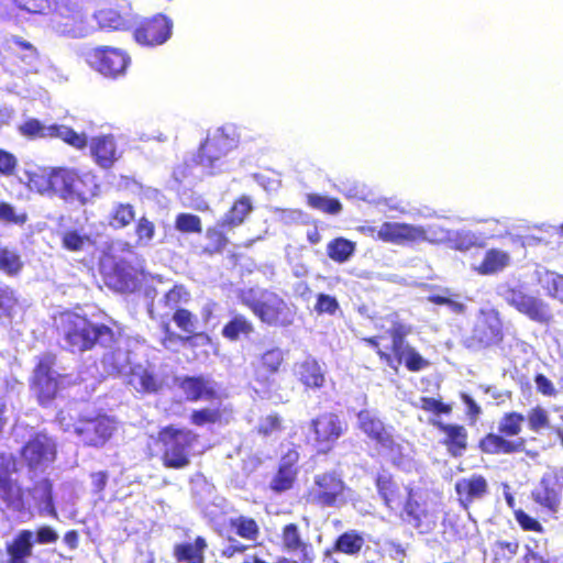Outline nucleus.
Wrapping results in <instances>:
<instances>
[{
    "instance_id": "obj_1",
    "label": "nucleus",
    "mask_w": 563,
    "mask_h": 563,
    "mask_svg": "<svg viewBox=\"0 0 563 563\" xmlns=\"http://www.w3.org/2000/svg\"><path fill=\"white\" fill-rule=\"evenodd\" d=\"M56 332L63 350L71 354H82L98 346L111 347L117 343V335L111 327L93 322L87 314L71 310L59 313Z\"/></svg>"
},
{
    "instance_id": "obj_2",
    "label": "nucleus",
    "mask_w": 563,
    "mask_h": 563,
    "mask_svg": "<svg viewBox=\"0 0 563 563\" xmlns=\"http://www.w3.org/2000/svg\"><path fill=\"white\" fill-rule=\"evenodd\" d=\"M30 183L41 194L52 192L65 201H78L82 205L97 196L99 189L93 175L66 167L34 174L30 177Z\"/></svg>"
},
{
    "instance_id": "obj_3",
    "label": "nucleus",
    "mask_w": 563,
    "mask_h": 563,
    "mask_svg": "<svg viewBox=\"0 0 563 563\" xmlns=\"http://www.w3.org/2000/svg\"><path fill=\"white\" fill-rule=\"evenodd\" d=\"M238 299L267 327L286 329L295 324L298 312L296 305L275 291L263 290L261 299H257L253 288L241 289Z\"/></svg>"
},
{
    "instance_id": "obj_4",
    "label": "nucleus",
    "mask_w": 563,
    "mask_h": 563,
    "mask_svg": "<svg viewBox=\"0 0 563 563\" xmlns=\"http://www.w3.org/2000/svg\"><path fill=\"white\" fill-rule=\"evenodd\" d=\"M410 333V328L402 322L396 321L388 330L391 338L390 352L380 346L383 336L363 338V342L373 347L379 360L391 368L397 365L405 364L409 372H420L430 366V362L424 358L413 346H411L406 338Z\"/></svg>"
},
{
    "instance_id": "obj_5",
    "label": "nucleus",
    "mask_w": 563,
    "mask_h": 563,
    "mask_svg": "<svg viewBox=\"0 0 563 563\" xmlns=\"http://www.w3.org/2000/svg\"><path fill=\"white\" fill-rule=\"evenodd\" d=\"M156 442L161 446L162 465L168 470H184L191 464L199 434L186 427L167 424L157 431Z\"/></svg>"
},
{
    "instance_id": "obj_6",
    "label": "nucleus",
    "mask_w": 563,
    "mask_h": 563,
    "mask_svg": "<svg viewBox=\"0 0 563 563\" xmlns=\"http://www.w3.org/2000/svg\"><path fill=\"white\" fill-rule=\"evenodd\" d=\"M526 417L518 411H510L503 415L498 423V433L489 432L479 439L477 448L486 455H509L520 453L526 449V440H509L517 437L522 430Z\"/></svg>"
},
{
    "instance_id": "obj_7",
    "label": "nucleus",
    "mask_w": 563,
    "mask_h": 563,
    "mask_svg": "<svg viewBox=\"0 0 563 563\" xmlns=\"http://www.w3.org/2000/svg\"><path fill=\"white\" fill-rule=\"evenodd\" d=\"M351 488L335 470L317 473L305 493L307 504L320 509L341 508L349 501Z\"/></svg>"
},
{
    "instance_id": "obj_8",
    "label": "nucleus",
    "mask_w": 563,
    "mask_h": 563,
    "mask_svg": "<svg viewBox=\"0 0 563 563\" xmlns=\"http://www.w3.org/2000/svg\"><path fill=\"white\" fill-rule=\"evenodd\" d=\"M238 146L233 135L223 128L208 134L197 152L187 163L188 167H199L206 175L212 176L221 172L223 158Z\"/></svg>"
},
{
    "instance_id": "obj_9",
    "label": "nucleus",
    "mask_w": 563,
    "mask_h": 563,
    "mask_svg": "<svg viewBox=\"0 0 563 563\" xmlns=\"http://www.w3.org/2000/svg\"><path fill=\"white\" fill-rule=\"evenodd\" d=\"M57 356L47 352L37 357L30 378V389L41 407H49L59 393V379L64 377L55 373Z\"/></svg>"
},
{
    "instance_id": "obj_10",
    "label": "nucleus",
    "mask_w": 563,
    "mask_h": 563,
    "mask_svg": "<svg viewBox=\"0 0 563 563\" xmlns=\"http://www.w3.org/2000/svg\"><path fill=\"white\" fill-rule=\"evenodd\" d=\"M172 320L184 334H179L173 331L168 320L162 321L159 325L163 332L161 343L164 347L169 349L177 343L183 345L197 346L198 340H201L203 343H210L211 338L208 333L203 331H196L197 318L189 309H175L172 316Z\"/></svg>"
},
{
    "instance_id": "obj_11",
    "label": "nucleus",
    "mask_w": 563,
    "mask_h": 563,
    "mask_svg": "<svg viewBox=\"0 0 563 563\" xmlns=\"http://www.w3.org/2000/svg\"><path fill=\"white\" fill-rule=\"evenodd\" d=\"M73 430L85 446L102 448L117 432L118 421L103 412L92 417L80 416L73 424Z\"/></svg>"
},
{
    "instance_id": "obj_12",
    "label": "nucleus",
    "mask_w": 563,
    "mask_h": 563,
    "mask_svg": "<svg viewBox=\"0 0 563 563\" xmlns=\"http://www.w3.org/2000/svg\"><path fill=\"white\" fill-rule=\"evenodd\" d=\"M21 135L29 140L35 139H59L70 147L82 151L87 147V135L78 133L73 128L64 124H51L45 126L40 120L30 118L20 126Z\"/></svg>"
},
{
    "instance_id": "obj_13",
    "label": "nucleus",
    "mask_w": 563,
    "mask_h": 563,
    "mask_svg": "<svg viewBox=\"0 0 563 563\" xmlns=\"http://www.w3.org/2000/svg\"><path fill=\"white\" fill-rule=\"evenodd\" d=\"M347 424L334 412H323L310 421L312 445L318 455L329 454L345 433Z\"/></svg>"
},
{
    "instance_id": "obj_14",
    "label": "nucleus",
    "mask_w": 563,
    "mask_h": 563,
    "mask_svg": "<svg viewBox=\"0 0 563 563\" xmlns=\"http://www.w3.org/2000/svg\"><path fill=\"white\" fill-rule=\"evenodd\" d=\"M29 529L20 530L11 542L7 543L5 552L8 554L7 563H27L33 554L34 543L51 544L58 540L57 532L49 526H42L36 530V538Z\"/></svg>"
},
{
    "instance_id": "obj_15",
    "label": "nucleus",
    "mask_w": 563,
    "mask_h": 563,
    "mask_svg": "<svg viewBox=\"0 0 563 563\" xmlns=\"http://www.w3.org/2000/svg\"><path fill=\"white\" fill-rule=\"evenodd\" d=\"M89 66L108 78H118L125 74L130 66L129 54L112 46H98L92 48L87 56Z\"/></svg>"
},
{
    "instance_id": "obj_16",
    "label": "nucleus",
    "mask_w": 563,
    "mask_h": 563,
    "mask_svg": "<svg viewBox=\"0 0 563 563\" xmlns=\"http://www.w3.org/2000/svg\"><path fill=\"white\" fill-rule=\"evenodd\" d=\"M357 428L372 441L375 445L388 453H399L401 445L395 440L383 420L373 411L362 409L357 412Z\"/></svg>"
},
{
    "instance_id": "obj_17",
    "label": "nucleus",
    "mask_w": 563,
    "mask_h": 563,
    "mask_svg": "<svg viewBox=\"0 0 563 563\" xmlns=\"http://www.w3.org/2000/svg\"><path fill=\"white\" fill-rule=\"evenodd\" d=\"M173 33V21L164 13L142 19L133 31L137 44L154 47L167 42Z\"/></svg>"
},
{
    "instance_id": "obj_18",
    "label": "nucleus",
    "mask_w": 563,
    "mask_h": 563,
    "mask_svg": "<svg viewBox=\"0 0 563 563\" xmlns=\"http://www.w3.org/2000/svg\"><path fill=\"white\" fill-rule=\"evenodd\" d=\"M376 239L395 245H416L432 242L428 230L421 225L407 222H383L376 231Z\"/></svg>"
},
{
    "instance_id": "obj_19",
    "label": "nucleus",
    "mask_w": 563,
    "mask_h": 563,
    "mask_svg": "<svg viewBox=\"0 0 563 563\" xmlns=\"http://www.w3.org/2000/svg\"><path fill=\"white\" fill-rule=\"evenodd\" d=\"M285 363L284 352L279 347L264 351L253 364V382L257 393H269L274 387V375L278 374Z\"/></svg>"
},
{
    "instance_id": "obj_20",
    "label": "nucleus",
    "mask_w": 563,
    "mask_h": 563,
    "mask_svg": "<svg viewBox=\"0 0 563 563\" xmlns=\"http://www.w3.org/2000/svg\"><path fill=\"white\" fill-rule=\"evenodd\" d=\"M505 300L518 312L538 323H549L552 319L550 309L540 298L534 297L521 287H509L505 291Z\"/></svg>"
},
{
    "instance_id": "obj_21",
    "label": "nucleus",
    "mask_w": 563,
    "mask_h": 563,
    "mask_svg": "<svg viewBox=\"0 0 563 563\" xmlns=\"http://www.w3.org/2000/svg\"><path fill=\"white\" fill-rule=\"evenodd\" d=\"M299 452L296 449L287 450L279 459L273 473L268 489L275 495H282L295 488L299 475Z\"/></svg>"
},
{
    "instance_id": "obj_22",
    "label": "nucleus",
    "mask_w": 563,
    "mask_h": 563,
    "mask_svg": "<svg viewBox=\"0 0 563 563\" xmlns=\"http://www.w3.org/2000/svg\"><path fill=\"white\" fill-rule=\"evenodd\" d=\"M177 386L189 402H212L221 399L216 382L203 375L183 376L178 379Z\"/></svg>"
},
{
    "instance_id": "obj_23",
    "label": "nucleus",
    "mask_w": 563,
    "mask_h": 563,
    "mask_svg": "<svg viewBox=\"0 0 563 563\" xmlns=\"http://www.w3.org/2000/svg\"><path fill=\"white\" fill-rule=\"evenodd\" d=\"M454 490L459 506L463 510H468L474 503L488 496L489 484L484 475L473 473L459 478L454 484Z\"/></svg>"
},
{
    "instance_id": "obj_24",
    "label": "nucleus",
    "mask_w": 563,
    "mask_h": 563,
    "mask_svg": "<svg viewBox=\"0 0 563 563\" xmlns=\"http://www.w3.org/2000/svg\"><path fill=\"white\" fill-rule=\"evenodd\" d=\"M405 498L400 505V518L416 529H420L431 518L427 501L421 498L418 490L408 485L404 487Z\"/></svg>"
},
{
    "instance_id": "obj_25",
    "label": "nucleus",
    "mask_w": 563,
    "mask_h": 563,
    "mask_svg": "<svg viewBox=\"0 0 563 563\" xmlns=\"http://www.w3.org/2000/svg\"><path fill=\"white\" fill-rule=\"evenodd\" d=\"M57 27L63 35L70 37H84L89 33L88 18L78 7L68 4L58 9Z\"/></svg>"
},
{
    "instance_id": "obj_26",
    "label": "nucleus",
    "mask_w": 563,
    "mask_h": 563,
    "mask_svg": "<svg viewBox=\"0 0 563 563\" xmlns=\"http://www.w3.org/2000/svg\"><path fill=\"white\" fill-rule=\"evenodd\" d=\"M432 426L444 434L441 443L448 452L454 456H461L468 445V433L464 426L456 423H445L441 420H433Z\"/></svg>"
},
{
    "instance_id": "obj_27",
    "label": "nucleus",
    "mask_w": 563,
    "mask_h": 563,
    "mask_svg": "<svg viewBox=\"0 0 563 563\" xmlns=\"http://www.w3.org/2000/svg\"><path fill=\"white\" fill-rule=\"evenodd\" d=\"M88 145L95 163L101 168H111L121 157L115 139L111 134L95 136L90 142L87 141Z\"/></svg>"
},
{
    "instance_id": "obj_28",
    "label": "nucleus",
    "mask_w": 563,
    "mask_h": 563,
    "mask_svg": "<svg viewBox=\"0 0 563 563\" xmlns=\"http://www.w3.org/2000/svg\"><path fill=\"white\" fill-rule=\"evenodd\" d=\"M375 487L383 504L390 510L400 508L405 498V486H401L391 474L379 473L375 477Z\"/></svg>"
},
{
    "instance_id": "obj_29",
    "label": "nucleus",
    "mask_w": 563,
    "mask_h": 563,
    "mask_svg": "<svg viewBox=\"0 0 563 563\" xmlns=\"http://www.w3.org/2000/svg\"><path fill=\"white\" fill-rule=\"evenodd\" d=\"M0 499L13 511L23 512L26 509L25 490L7 470L0 471Z\"/></svg>"
},
{
    "instance_id": "obj_30",
    "label": "nucleus",
    "mask_w": 563,
    "mask_h": 563,
    "mask_svg": "<svg viewBox=\"0 0 563 563\" xmlns=\"http://www.w3.org/2000/svg\"><path fill=\"white\" fill-rule=\"evenodd\" d=\"M536 504L551 511H556L561 503L560 484L555 476L543 475L539 485L531 492Z\"/></svg>"
},
{
    "instance_id": "obj_31",
    "label": "nucleus",
    "mask_w": 563,
    "mask_h": 563,
    "mask_svg": "<svg viewBox=\"0 0 563 563\" xmlns=\"http://www.w3.org/2000/svg\"><path fill=\"white\" fill-rule=\"evenodd\" d=\"M255 333L253 321L243 313L231 311L229 320L224 323L221 334L230 342L250 339Z\"/></svg>"
},
{
    "instance_id": "obj_32",
    "label": "nucleus",
    "mask_w": 563,
    "mask_h": 563,
    "mask_svg": "<svg viewBox=\"0 0 563 563\" xmlns=\"http://www.w3.org/2000/svg\"><path fill=\"white\" fill-rule=\"evenodd\" d=\"M231 410L228 407H201L191 410L189 421L195 427L223 426L228 424Z\"/></svg>"
},
{
    "instance_id": "obj_33",
    "label": "nucleus",
    "mask_w": 563,
    "mask_h": 563,
    "mask_svg": "<svg viewBox=\"0 0 563 563\" xmlns=\"http://www.w3.org/2000/svg\"><path fill=\"white\" fill-rule=\"evenodd\" d=\"M208 542L205 537L197 536L194 542H180L173 547V556L178 562L205 563Z\"/></svg>"
},
{
    "instance_id": "obj_34",
    "label": "nucleus",
    "mask_w": 563,
    "mask_h": 563,
    "mask_svg": "<svg viewBox=\"0 0 563 563\" xmlns=\"http://www.w3.org/2000/svg\"><path fill=\"white\" fill-rule=\"evenodd\" d=\"M253 211V203L249 196L236 198L229 210L219 220L227 230H233L244 223L249 214Z\"/></svg>"
},
{
    "instance_id": "obj_35",
    "label": "nucleus",
    "mask_w": 563,
    "mask_h": 563,
    "mask_svg": "<svg viewBox=\"0 0 563 563\" xmlns=\"http://www.w3.org/2000/svg\"><path fill=\"white\" fill-rule=\"evenodd\" d=\"M227 227H222L220 221L210 225L205 231L206 243L201 247V254L207 256H214L222 254L230 243L225 234Z\"/></svg>"
},
{
    "instance_id": "obj_36",
    "label": "nucleus",
    "mask_w": 563,
    "mask_h": 563,
    "mask_svg": "<svg viewBox=\"0 0 563 563\" xmlns=\"http://www.w3.org/2000/svg\"><path fill=\"white\" fill-rule=\"evenodd\" d=\"M509 264V253L493 247L486 251L482 262L474 269L479 275L488 276L504 271Z\"/></svg>"
},
{
    "instance_id": "obj_37",
    "label": "nucleus",
    "mask_w": 563,
    "mask_h": 563,
    "mask_svg": "<svg viewBox=\"0 0 563 563\" xmlns=\"http://www.w3.org/2000/svg\"><path fill=\"white\" fill-rule=\"evenodd\" d=\"M96 18L101 29L119 31L129 26V10L124 7L103 8L98 11Z\"/></svg>"
},
{
    "instance_id": "obj_38",
    "label": "nucleus",
    "mask_w": 563,
    "mask_h": 563,
    "mask_svg": "<svg viewBox=\"0 0 563 563\" xmlns=\"http://www.w3.org/2000/svg\"><path fill=\"white\" fill-rule=\"evenodd\" d=\"M296 375L306 388H320L324 384V374L314 358H307L298 363Z\"/></svg>"
},
{
    "instance_id": "obj_39",
    "label": "nucleus",
    "mask_w": 563,
    "mask_h": 563,
    "mask_svg": "<svg viewBox=\"0 0 563 563\" xmlns=\"http://www.w3.org/2000/svg\"><path fill=\"white\" fill-rule=\"evenodd\" d=\"M504 340L501 327L498 323L484 322L477 325L471 336L472 344L478 349L498 345Z\"/></svg>"
},
{
    "instance_id": "obj_40",
    "label": "nucleus",
    "mask_w": 563,
    "mask_h": 563,
    "mask_svg": "<svg viewBox=\"0 0 563 563\" xmlns=\"http://www.w3.org/2000/svg\"><path fill=\"white\" fill-rule=\"evenodd\" d=\"M8 43L13 45L10 46L13 55L26 67L35 68V66L40 63V51L31 42L24 40L21 36L12 35L8 40Z\"/></svg>"
},
{
    "instance_id": "obj_41",
    "label": "nucleus",
    "mask_w": 563,
    "mask_h": 563,
    "mask_svg": "<svg viewBox=\"0 0 563 563\" xmlns=\"http://www.w3.org/2000/svg\"><path fill=\"white\" fill-rule=\"evenodd\" d=\"M49 444L40 435L31 438L21 449V455L29 466L34 467L47 460L51 454Z\"/></svg>"
},
{
    "instance_id": "obj_42",
    "label": "nucleus",
    "mask_w": 563,
    "mask_h": 563,
    "mask_svg": "<svg viewBox=\"0 0 563 563\" xmlns=\"http://www.w3.org/2000/svg\"><path fill=\"white\" fill-rule=\"evenodd\" d=\"M365 544V539L361 532L349 530L341 533L332 544V552L342 553L350 556H356L361 553Z\"/></svg>"
},
{
    "instance_id": "obj_43",
    "label": "nucleus",
    "mask_w": 563,
    "mask_h": 563,
    "mask_svg": "<svg viewBox=\"0 0 563 563\" xmlns=\"http://www.w3.org/2000/svg\"><path fill=\"white\" fill-rule=\"evenodd\" d=\"M249 549L250 545L234 541L221 550L220 556L231 563H268L257 553H246Z\"/></svg>"
},
{
    "instance_id": "obj_44",
    "label": "nucleus",
    "mask_w": 563,
    "mask_h": 563,
    "mask_svg": "<svg viewBox=\"0 0 563 563\" xmlns=\"http://www.w3.org/2000/svg\"><path fill=\"white\" fill-rule=\"evenodd\" d=\"M282 544L287 552H298L306 558L309 544L303 541L300 534V530L297 523L289 522L282 529Z\"/></svg>"
},
{
    "instance_id": "obj_45",
    "label": "nucleus",
    "mask_w": 563,
    "mask_h": 563,
    "mask_svg": "<svg viewBox=\"0 0 563 563\" xmlns=\"http://www.w3.org/2000/svg\"><path fill=\"white\" fill-rule=\"evenodd\" d=\"M33 490L38 493L36 504L40 507H43L41 511H44L49 517L57 519L58 512L54 504L52 482L48 478H43L34 484Z\"/></svg>"
},
{
    "instance_id": "obj_46",
    "label": "nucleus",
    "mask_w": 563,
    "mask_h": 563,
    "mask_svg": "<svg viewBox=\"0 0 563 563\" xmlns=\"http://www.w3.org/2000/svg\"><path fill=\"white\" fill-rule=\"evenodd\" d=\"M229 527L238 537L249 541L257 540L261 534L257 521L246 516L231 518Z\"/></svg>"
},
{
    "instance_id": "obj_47",
    "label": "nucleus",
    "mask_w": 563,
    "mask_h": 563,
    "mask_svg": "<svg viewBox=\"0 0 563 563\" xmlns=\"http://www.w3.org/2000/svg\"><path fill=\"white\" fill-rule=\"evenodd\" d=\"M356 245L351 240L339 236L332 239L327 245V255L335 263L347 262L354 254Z\"/></svg>"
},
{
    "instance_id": "obj_48",
    "label": "nucleus",
    "mask_w": 563,
    "mask_h": 563,
    "mask_svg": "<svg viewBox=\"0 0 563 563\" xmlns=\"http://www.w3.org/2000/svg\"><path fill=\"white\" fill-rule=\"evenodd\" d=\"M24 268L20 253L8 246L0 247V272L8 277H18Z\"/></svg>"
},
{
    "instance_id": "obj_49",
    "label": "nucleus",
    "mask_w": 563,
    "mask_h": 563,
    "mask_svg": "<svg viewBox=\"0 0 563 563\" xmlns=\"http://www.w3.org/2000/svg\"><path fill=\"white\" fill-rule=\"evenodd\" d=\"M135 220V208L129 202H119L113 206L108 216V224L114 230L129 227Z\"/></svg>"
},
{
    "instance_id": "obj_50",
    "label": "nucleus",
    "mask_w": 563,
    "mask_h": 563,
    "mask_svg": "<svg viewBox=\"0 0 563 563\" xmlns=\"http://www.w3.org/2000/svg\"><path fill=\"white\" fill-rule=\"evenodd\" d=\"M306 202L310 208L327 214H338L342 211L341 201L334 197H325L320 194L311 192L307 194Z\"/></svg>"
},
{
    "instance_id": "obj_51",
    "label": "nucleus",
    "mask_w": 563,
    "mask_h": 563,
    "mask_svg": "<svg viewBox=\"0 0 563 563\" xmlns=\"http://www.w3.org/2000/svg\"><path fill=\"white\" fill-rule=\"evenodd\" d=\"M62 247L69 252H80L95 242L88 234H82L76 229H69L62 233Z\"/></svg>"
},
{
    "instance_id": "obj_52",
    "label": "nucleus",
    "mask_w": 563,
    "mask_h": 563,
    "mask_svg": "<svg viewBox=\"0 0 563 563\" xmlns=\"http://www.w3.org/2000/svg\"><path fill=\"white\" fill-rule=\"evenodd\" d=\"M135 245L140 247L148 246L156 234V227L147 217H140L134 225Z\"/></svg>"
},
{
    "instance_id": "obj_53",
    "label": "nucleus",
    "mask_w": 563,
    "mask_h": 563,
    "mask_svg": "<svg viewBox=\"0 0 563 563\" xmlns=\"http://www.w3.org/2000/svg\"><path fill=\"white\" fill-rule=\"evenodd\" d=\"M175 229L186 234H200L202 232V222L197 214L180 212L175 218Z\"/></svg>"
},
{
    "instance_id": "obj_54",
    "label": "nucleus",
    "mask_w": 563,
    "mask_h": 563,
    "mask_svg": "<svg viewBox=\"0 0 563 563\" xmlns=\"http://www.w3.org/2000/svg\"><path fill=\"white\" fill-rule=\"evenodd\" d=\"M190 299V292L181 284L174 285L169 290L164 294L163 305L169 310L181 308L183 303L188 302Z\"/></svg>"
},
{
    "instance_id": "obj_55",
    "label": "nucleus",
    "mask_w": 563,
    "mask_h": 563,
    "mask_svg": "<svg viewBox=\"0 0 563 563\" xmlns=\"http://www.w3.org/2000/svg\"><path fill=\"white\" fill-rule=\"evenodd\" d=\"M528 428L534 433L550 428V417L547 409L541 406L532 407L527 413Z\"/></svg>"
},
{
    "instance_id": "obj_56",
    "label": "nucleus",
    "mask_w": 563,
    "mask_h": 563,
    "mask_svg": "<svg viewBox=\"0 0 563 563\" xmlns=\"http://www.w3.org/2000/svg\"><path fill=\"white\" fill-rule=\"evenodd\" d=\"M29 220V214L24 210H16L10 202L0 201V221L5 224L24 225Z\"/></svg>"
},
{
    "instance_id": "obj_57",
    "label": "nucleus",
    "mask_w": 563,
    "mask_h": 563,
    "mask_svg": "<svg viewBox=\"0 0 563 563\" xmlns=\"http://www.w3.org/2000/svg\"><path fill=\"white\" fill-rule=\"evenodd\" d=\"M514 517L517 521V523L519 525V527L523 530V531H527V532H538V533H543L544 532V528L543 526L541 525V522L531 517L530 515H528L525 510L522 509H516L514 511Z\"/></svg>"
},
{
    "instance_id": "obj_58",
    "label": "nucleus",
    "mask_w": 563,
    "mask_h": 563,
    "mask_svg": "<svg viewBox=\"0 0 563 563\" xmlns=\"http://www.w3.org/2000/svg\"><path fill=\"white\" fill-rule=\"evenodd\" d=\"M132 377L137 382L135 388L141 393H155L158 390V384L155 376L146 369L133 373Z\"/></svg>"
},
{
    "instance_id": "obj_59",
    "label": "nucleus",
    "mask_w": 563,
    "mask_h": 563,
    "mask_svg": "<svg viewBox=\"0 0 563 563\" xmlns=\"http://www.w3.org/2000/svg\"><path fill=\"white\" fill-rule=\"evenodd\" d=\"M419 408L426 412H432L435 415H450L452 412V406L444 404L441 399L433 397H421Z\"/></svg>"
},
{
    "instance_id": "obj_60",
    "label": "nucleus",
    "mask_w": 563,
    "mask_h": 563,
    "mask_svg": "<svg viewBox=\"0 0 563 563\" xmlns=\"http://www.w3.org/2000/svg\"><path fill=\"white\" fill-rule=\"evenodd\" d=\"M19 161L16 156L3 148H0V176L12 177L16 174Z\"/></svg>"
},
{
    "instance_id": "obj_61",
    "label": "nucleus",
    "mask_w": 563,
    "mask_h": 563,
    "mask_svg": "<svg viewBox=\"0 0 563 563\" xmlns=\"http://www.w3.org/2000/svg\"><path fill=\"white\" fill-rule=\"evenodd\" d=\"M339 308L340 306L335 297L327 294H319L317 296L314 310L318 314H334Z\"/></svg>"
},
{
    "instance_id": "obj_62",
    "label": "nucleus",
    "mask_w": 563,
    "mask_h": 563,
    "mask_svg": "<svg viewBox=\"0 0 563 563\" xmlns=\"http://www.w3.org/2000/svg\"><path fill=\"white\" fill-rule=\"evenodd\" d=\"M283 429L282 419L277 413L266 416L257 426V433L263 437H268L274 432Z\"/></svg>"
},
{
    "instance_id": "obj_63",
    "label": "nucleus",
    "mask_w": 563,
    "mask_h": 563,
    "mask_svg": "<svg viewBox=\"0 0 563 563\" xmlns=\"http://www.w3.org/2000/svg\"><path fill=\"white\" fill-rule=\"evenodd\" d=\"M545 292L549 297L563 303V275H554L549 278L544 285Z\"/></svg>"
},
{
    "instance_id": "obj_64",
    "label": "nucleus",
    "mask_w": 563,
    "mask_h": 563,
    "mask_svg": "<svg viewBox=\"0 0 563 563\" xmlns=\"http://www.w3.org/2000/svg\"><path fill=\"white\" fill-rule=\"evenodd\" d=\"M519 542L517 540L507 541V540H498L495 543V548L497 549V553H499L503 558L507 560H511L518 554L519 551Z\"/></svg>"
}]
</instances>
